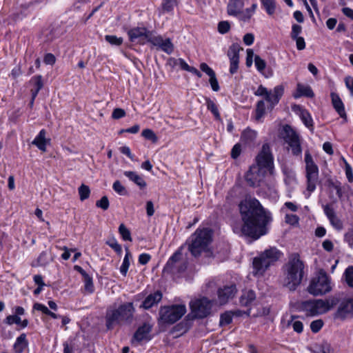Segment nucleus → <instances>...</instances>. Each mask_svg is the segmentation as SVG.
<instances>
[{
  "mask_svg": "<svg viewBox=\"0 0 353 353\" xmlns=\"http://www.w3.org/2000/svg\"><path fill=\"white\" fill-rule=\"evenodd\" d=\"M256 298L255 293L252 290H245L240 297V303L243 306H248Z\"/></svg>",
  "mask_w": 353,
  "mask_h": 353,
  "instance_id": "c756f323",
  "label": "nucleus"
},
{
  "mask_svg": "<svg viewBox=\"0 0 353 353\" xmlns=\"http://www.w3.org/2000/svg\"><path fill=\"white\" fill-rule=\"evenodd\" d=\"M185 312L186 307L184 305H173L161 307L159 310V316L163 323L173 324L179 321Z\"/></svg>",
  "mask_w": 353,
  "mask_h": 353,
  "instance_id": "6e6552de",
  "label": "nucleus"
},
{
  "mask_svg": "<svg viewBox=\"0 0 353 353\" xmlns=\"http://www.w3.org/2000/svg\"><path fill=\"white\" fill-rule=\"evenodd\" d=\"M46 131L41 130L35 139L32 141V143L36 145L42 152L46 151V145L50 142V139H46Z\"/></svg>",
  "mask_w": 353,
  "mask_h": 353,
  "instance_id": "a878e982",
  "label": "nucleus"
},
{
  "mask_svg": "<svg viewBox=\"0 0 353 353\" xmlns=\"http://www.w3.org/2000/svg\"><path fill=\"white\" fill-rule=\"evenodd\" d=\"M5 323L8 325L13 323L19 324L21 323V318L17 315H9L5 319Z\"/></svg>",
  "mask_w": 353,
  "mask_h": 353,
  "instance_id": "680f3d73",
  "label": "nucleus"
},
{
  "mask_svg": "<svg viewBox=\"0 0 353 353\" xmlns=\"http://www.w3.org/2000/svg\"><path fill=\"white\" fill-rule=\"evenodd\" d=\"M152 325L149 323H143L139 327L132 339V344H139L142 341H149L152 339Z\"/></svg>",
  "mask_w": 353,
  "mask_h": 353,
  "instance_id": "4468645a",
  "label": "nucleus"
},
{
  "mask_svg": "<svg viewBox=\"0 0 353 353\" xmlns=\"http://www.w3.org/2000/svg\"><path fill=\"white\" fill-rule=\"evenodd\" d=\"M330 308L329 301L322 299L302 301L299 305V310L305 312L307 316H314L326 313Z\"/></svg>",
  "mask_w": 353,
  "mask_h": 353,
  "instance_id": "0eeeda50",
  "label": "nucleus"
},
{
  "mask_svg": "<svg viewBox=\"0 0 353 353\" xmlns=\"http://www.w3.org/2000/svg\"><path fill=\"white\" fill-rule=\"evenodd\" d=\"M288 325H292L294 331L297 333H301L303 332V325L300 321H293V320H292L288 323Z\"/></svg>",
  "mask_w": 353,
  "mask_h": 353,
  "instance_id": "5fc2aeb1",
  "label": "nucleus"
},
{
  "mask_svg": "<svg viewBox=\"0 0 353 353\" xmlns=\"http://www.w3.org/2000/svg\"><path fill=\"white\" fill-rule=\"evenodd\" d=\"M283 92H284V88L281 85H277L274 88L272 94L274 96V100L275 101V102L279 101L281 97L283 94Z\"/></svg>",
  "mask_w": 353,
  "mask_h": 353,
  "instance_id": "4d7b16f0",
  "label": "nucleus"
},
{
  "mask_svg": "<svg viewBox=\"0 0 353 353\" xmlns=\"http://www.w3.org/2000/svg\"><path fill=\"white\" fill-rule=\"evenodd\" d=\"M344 275L347 285L350 287L353 288V267H348L345 270Z\"/></svg>",
  "mask_w": 353,
  "mask_h": 353,
  "instance_id": "49530a36",
  "label": "nucleus"
},
{
  "mask_svg": "<svg viewBox=\"0 0 353 353\" xmlns=\"http://www.w3.org/2000/svg\"><path fill=\"white\" fill-rule=\"evenodd\" d=\"M163 41V39L161 36H155L153 34L152 32L150 31V36L148 38L147 42H149L152 43L153 46L159 48Z\"/></svg>",
  "mask_w": 353,
  "mask_h": 353,
  "instance_id": "37998d69",
  "label": "nucleus"
},
{
  "mask_svg": "<svg viewBox=\"0 0 353 353\" xmlns=\"http://www.w3.org/2000/svg\"><path fill=\"white\" fill-rule=\"evenodd\" d=\"M176 4V0H163L161 4L163 12H172Z\"/></svg>",
  "mask_w": 353,
  "mask_h": 353,
  "instance_id": "ea45409f",
  "label": "nucleus"
},
{
  "mask_svg": "<svg viewBox=\"0 0 353 353\" xmlns=\"http://www.w3.org/2000/svg\"><path fill=\"white\" fill-rule=\"evenodd\" d=\"M212 306V301L205 297L195 299L190 303L191 313L196 319H203L208 316L211 312Z\"/></svg>",
  "mask_w": 353,
  "mask_h": 353,
  "instance_id": "9b49d317",
  "label": "nucleus"
},
{
  "mask_svg": "<svg viewBox=\"0 0 353 353\" xmlns=\"http://www.w3.org/2000/svg\"><path fill=\"white\" fill-rule=\"evenodd\" d=\"M183 247L179 248L168 259L163 272L172 274H180L187 269V262L182 259Z\"/></svg>",
  "mask_w": 353,
  "mask_h": 353,
  "instance_id": "9d476101",
  "label": "nucleus"
},
{
  "mask_svg": "<svg viewBox=\"0 0 353 353\" xmlns=\"http://www.w3.org/2000/svg\"><path fill=\"white\" fill-rule=\"evenodd\" d=\"M299 116H300L301 119L302 120L303 123L305 124V125L307 128H308L311 130H313V121H312L310 114L305 109H303L300 107H299Z\"/></svg>",
  "mask_w": 353,
  "mask_h": 353,
  "instance_id": "7c9ffc66",
  "label": "nucleus"
},
{
  "mask_svg": "<svg viewBox=\"0 0 353 353\" xmlns=\"http://www.w3.org/2000/svg\"><path fill=\"white\" fill-rule=\"evenodd\" d=\"M119 233L121 236L123 241H132L130 231L123 223L120 224L119 227Z\"/></svg>",
  "mask_w": 353,
  "mask_h": 353,
  "instance_id": "58836bf2",
  "label": "nucleus"
},
{
  "mask_svg": "<svg viewBox=\"0 0 353 353\" xmlns=\"http://www.w3.org/2000/svg\"><path fill=\"white\" fill-rule=\"evenodd\" d=\"M345 170L347 179L350 183L353 182V172L351 165L345 161Z\"/></svg>",
  "mask_w": 353,
  "mask_h": 353,
  "instance_id": "0e129e2a",
  "label": "nucleus"
},
{
  "mask_svg": "<svg viewBox=\"0 0 353 353\" xmlns=\"http://www.w3.org/2000/svg\"><path fill=\"white\" fill-rule=\"evenodd\" d=\"M256 163L254 165H259L262 170L265 169H271L273 165V157L271 153L270 145L265 143L262 146L261 151L256 158Z\"/></svg>",
  "mask_w": 353,
  "mask_h": 353,
  "instance_id": "f8f14e48",
  "label": "nucleus"
},
{
  "mask_svg": "<svg viewBox=\"0 0 353 353\" xmlns=\"http://www.w3.org/2000/svg\"><path fill=\"white\" fill-rule=\"evenodd\" d=\"M323 326V321L321 319H318L312 321L310 323V329L312 332L317 333Z\"/></svg>",
  "mask_w": 353,
  "mask_h": 353,
  "instance_id": "6e6d98bb",
  "label": "nucleus"
},
{
  "mask_svg": "<svg viewBox=\"0 0 353 353\" xmlns=\"http://www.w3.org/2000/svg\"><path fill=\"white\" fill-rule=\"evenodd\" d=\"M241 152V146L239 143L235 144L231 151V157L234 159H237Z\"/></svg>",
  "mask_w": 353,
  "mask_h": 353,
  "instance_id": "69168bd1",
  "label": "nucleus"
},
{
  "mask_svg": "<svg viewBox=\"0 0 353 353\" xmlns=\"http://www.w3.org/2000/svg\"><path fill=\"white\" fill-rule=\"evenodd\" d=\"M206 105L208 110H210L214 116L216 120H221V115L219 114L218 108L215 103L210 98L206 99Z\"/></svg>",
  "mask_w": 353,
  "mask_h": 353,
  "instance_id": "f704fd0d",
  "label": "nucleus"
},
{
  "mask_svg": "<svg viewBox=\"0 0 353 353\" xmlns=\"http://www.w3.org/2000/svg\"><path fill=\"white\" fill-rule=\"evenodd\" d=\"M78 192L79 194V199L81 201H85L90 197V190L87 185L83 183L81 184L78 188Z\"/></svg>",
  "mask_w": 353,
  "mask_h": 353,
  "instance_id": "4c0bfd02",
  "label": "nucleus"
},
{
  "mask_svg": "<svg viewBox=\"0 0 353 353\" xmlns=\"http://www.w3.org/2000/svg\"><path fill=\"white\" fill-rule=\"evenodd\" d=\"M254 63H255V65H256V69L259 72H263L265 70V68L266 67V63L259 55H255L254 56Z\"/></svg>",
  "mask_w": 353,
  "mask_h": 353,
  "instance_id": "603ef678",
  "label": "nucleus"
},
{
  "mask_svg": "<svg viewBox=\"0 0 353 353\" xmlns=\"http://www.w3.org/2000/svg\"><path fill=\"white\" fill-rule=\"evenodd\" d=\"M330 96L332 99V103L335 110L338 112L341 118L347 120V114L345 110L344 104L339 94L335 92H332Z\"/></svg>",
  "mask_w": 353,
  "mask_h": 353,
  "instance_id": "4be33fe9",
  "label": "nucleus"
},
{
  "mask_svg": "<svg viewBox=\"0 0 353 353\" xmlns=\"http://www.w3.org/2000/svg\"><path fill=\"white\" fill-rule=\"evenodd\" d=\"M105 39L110 44L117 46H121L123 43V39L115 35H106Z\"/></svg>",
  "mask_w": 353,
  "mask_h": 353,
  "instance_id": "a18cd8bd",
  "label": "nucleus"
},
{
  "mask_svg": "<svg viewBox=\"0 0 353 353\" xmlns=\"http://www.w3.org/2000/svg\"><path fill=\"white\" fill-rule=\"evenodd\" d=\"M150 32V31L145 27H137L130 29L128 32V35L132 42L143 45L147 42Z\"/></svg>",
  "mask_w": 353,
  "mask_h": 353,
  "instance_id": "2eb2a0df",
  "label": "nucleus"
},
{
  "mask_svg": "<svg viewBox=\"0 0 353 353\" xmlns=\"http://www.w3.org/2000/svg\"><path fill=\"white\" fill-rule=\"evenodd\" d=\"M241 48L237 43H233L228 51V57L230 62V72L234 74L237 72L239 63V51Z\"/></svg>",
  "mask_w": 353,
  "mask_h": 353,
  "instance_id": "dca6fc26",
  "label": "nucleus"
},
{
  "mask_svg": "<svg viewBox=\"0 0 353 353\" xmlns=\"http://www.w3.org/2000/svg\"><path fill=\"white\" fill-rule=\"evenodd\" d=\"M345 241L348 243V245L352 248L353 247V228H350L347 232L345 234L344 236Z\"/></svg>",
  "mask_w": 353,
  "mask_h": 353,
  "instance_id": "338daca9",
  "label": "nucleus"
},
{
  "mask_svg": "<svg viewBox=\"0 0 353 353\" xmlns=\"http://www.w3.org/2000/svg\"><path fill=\"white\" fill-rule=\"evenodd\" d=\"M125 254L122 263V265L120 267V272L124 276H126L128 268L130 267V259L132 258V254L130 252L128 247H125Z\"/></svg>",
  "mask_w": 353,
  "mask_h": 353,
  "instance_id": "2f4dec72",
  "label": "nucleus"
},
{
  "mask_svg": "<svg viewBox=\"0 0 353 353\" xmlns=\"http://www.w3.org/2000/svg\"><path fill=\"white\" fill-rule=\"evenodd\" d=\"M327 185L329 188H333L336 190V195L339 198H341L343 196V191L341 188V183L338 181H334L332 179H327Z\"/></svg>",
  "mask_w": 353,
  "mask_h": 353,
  "instance_id": "e433bc0d",
  "label": "nucleus"
},
{
  "mask_svg": "<svg viewBox=\"0 0 353 353\" xmlns=\"http://www.w3.org/2000/svg\"><path fill=\"white\" fill-rule=\"evenodd\" d=\"M285 219V222L292 225L298 224L299 221V216L296 214H287Z\"/></svg>",
  "mask_w": 353,
  "mask_h": 353,
  "instance_id": "bf43d9fd",
  "label": "nucleus"
},
{
  "mask_svg": "<svg viewBox=\"0 0 353 353\" xmlns=\"http://www.w3.org/2000/svg\"><path fill=\"white\" fill-rule=\"evenodd\" d=\"M238 208L242 221L241 231L244 236L257 240L268 233L272 215L258 199L246 195L239 202Z\"/></svg>",
  "mask_w": 353,
  "mask_h": 353,
  "instance_id": "f03ea898",
  "label": "nucleus"
},
{
  "mask_svg": "<svg viewBox=\"0 0 353 353\" xmlns=\"http://www.w3.org/2000/svg\"><path fill=\"white\" fill-rule=\"evenodd\" d=\"M110 205L108 198L106 196H103L101 197L100 200H98L96 202V206L97 208H101L103 210H106L108 209Z\"/></svg>",
  "mask_w": 353,
  "mask_h": 353,
  "instance_id": "864d4df0",
  "label": "nucleus"
},
{
  "mask_svg": "<svg viewBox=\"0 0 353 353\" xmlns=\"http://www.w3.org/2000/svg\"><path fill=\"white\" fill-rule=\"evenodd\" d=\"M159 48L163 52L171 54L174 50V46L170 39H163Z\"/></svg>",
  "mask_w": 353,
  "mask_h": 353,
  "instance_id": "79ce46f5",
  "label": "nucleus"
},
{
  "mask_svg": "<svg viewBox=\"0 0 353 353\" xmlns=\"http://www.w3.org/2000/svg\"><path fill=\"white\" fill-rule=\"evenodd\" d=\"M353 314V299L344 300L340 304L337 310L338 316L341 319H345L348 314Z\"/></svg>",
  "mask_w": 353,
  "mask_h": 353,
  "instance_id": "412c9836",
  "label": "nucleus"
},
{
  "mask_svg": "<svg viewBox=\"0 0 353 353\" xmlns=\"http://www.w3.org/2000/svg\"><path fill=\"white\" fill-rule=\"evenodd\" d=\"M105 321L108 330H112L115 325L119 324L121 319L118 310H108L105 315Z\"/></svg>",
  "mask_w": 353,
  "mask_h": 353,
  "instance_id": "5701e85b",
  "label": "nucleus"
},
{
  "mask_svg": "<svg viewBox=\"0 0 353 353\" xmlns=\"http://www.w3.org/2000/svg\"><path fill=\"white\" fill-rule=\"evenodd\" d=\"M305 265L298 254H292L283 267V287L294 291L300 285L304 275Z\"/></svg>",
  "mask_w": 353,
  "mask_h": 353,
  "instance_id": "7ed1b4c3",
  "label": "nucleus"
},
{
  "mask_svg": "<svg viewBox=\"0 0 353 353\" xmlns=\"http://www.w3.org/2000/svg\"><path fill=\"white\" fill-rule=\"evenodd\" d=\"M238 208L242 221L241 231L244 236L257 240L268 233L272 215L258 199L246 195L239 202Z\"/></svg>",
  "mask_w": 353,
  "mask_h": 353,
  "instance_id": "f257e3e1",
  "label": "nucleus"
},
{
  "mask_svg": "<svg viewBox=\"0 0 353 353\" xmlns=\"http://www.w3.org/2000/svg\"><path fill=\"white\" fill-rule=\"evenodd\" d=\"M261 3L269 15L274 14L276 10L275 0H261Z\"/></svg>",
  "mask_w": 353,
  "mask_h": 353,
  "instance_id": "72a5a7b5",
  "label": "nucleus"
},
{
  "mask_svg": "<svg viewBox=\"0 0 353 353\" xmlns=\"http://www.w3.org/2000/svg\"><path fill=\"white\" fill-rule=\"evenodd\" d=\"M125 111L122 108H115L113 110L112 113V118L114 119H119L125 116Z\"/></svg>",
  "mask_w": 353,
  "mask_h": 353,
  "instance_id": "052dcab7",
  "label": "nucleus"
},
{
  "mask_svg": "<svg viewBox=\"0 0 353 353\" xmlns=\"http://www.w3.org/2000/svg\"><path fill=\"white\" fill-rule=\"evenodd\" d=\"M265 112V102L262 100L258 101L256 108V119H259L261 118Z\"/></svg>",
  "mask_w": 353,
  "mask_h": 353,
  "instance_id": "09e8293b",
  "label": "nucleus"
},
{
  "mask_svg": "<svg viewBox=\"0 0 353 353\" xmlns=\"http://www.w3.org/2000/svg\"><path fill=\"white\" fill-rule=\"evenodd\" d=\"M106 244L113 249L118 254L121 255L122 253V248L120 244L118 243L117 241L112 238V239L106 241Z\"/></svg>",
  "mask_w": 353,
  "mask_h": 353,
  "instance_id": "c03bdc74",
  "label": "nucleus"
},
{
  "mask_svg": "<svg viewBox=\"0 0 353 353\" xmlns=\"http://www.w3.org/2000/svg\"><path fill=\"white\" fill-rule=\"evenodd\" d=\"M212 240V230L209 228H198L191 235L188 243V250L194 257L199 256L207 250Z\"/></svg>",
  "mask_w": 353,
  "mask_h": 353,
  "instance_id": "39448f33",
  "label": "nucleus"
},
{
  "mask_svg": "<svg viewBox=\"0 0 353 353\" xmlns=\"http://www.w3.org/2000/svg\"><path fill=\"white\" fill-rule=\"evenodd\" d=\"M265 173V170H262L259 165H252L245 174V181L250 187L259 186L264 178Z\"/></svg>",
  "mask_w": 353,
  "mask_h": 353,
  "instance_id": "ddd939ff",
  "label": "nucleus"
},
{
  "mask_svg": "<svg viewBox=\"0 0 353 353\" xmlns=\"http://www.w3.org/2000/svg\"><path fill=\"white\" fill-rule=\"evenodd\" d=\"M236 292V286L234 285L225 286L218 291V300L221 305L225 304L230 299L233 298Z\"/></svg>",
  "mask_w": 353,
  "mask_h": 353,
  "instance_id": "6ab92c4d",
  "label": "nucleus"
},
{
  "mask_svg": "<svg viewBox=\"0 0 353 353\" xmlns=\"http://www.w3.org/2000/svg\"><path fill=\"white\" fill-rule=\"evenodd\" d=\"M303 96L312 98L314 96V94L310 86L298 83L296 93L294 94V97L299 98Z\"/></svg>",
  "mask_w": 353,
  "mask_h": 353,
  "instance_id": "c85d7f7f",
  "label": "nucleus"
},
{
  "mask_svg": "<svg viewBox=\"0 0 353 353\" xmlns=\"http://www.w3.org/2000/svg\"><path fill=\"white\" fill-rule=\"evenodd\" d=\"M288 145L289 148L291 149L293 155L299 156L301 154L302 148L300 139L294 141V142H290Z\"/></svg>",
  "mask_w": 353,
  "mask_h": 353,
  "instance_id": "c9c22d12",
  "label": "nucleus"
},
{
  "mask_svg": "<svg viewBox=\"0 0 353 353\" xmlns=\"http://www.w3.org/2000/svg\"><path fill=\"white\" fill-rule=\"evenodd\" d=\"M302 31V27L298 24H294L292 28L291 38L296 39Z\"/></svg>",
  "mask_w": 353,
  "mask_h": 353,
  "instance_id": "774afa93",
  "label": "nucleus"
},
{
  "mask_svg": "<svg viewBox=\"0 0 353 353\" xmlns=\"http://www.w3.org/2000/svg\"><path fill=\"white\" fill-rule=\"evenodd\" d=\"M113 190L120 195H125L127 194V190L121 184L119 181H116L114 182L112 185Z\"/></svg>",
  "mask_w": 353,
  "mask_h": 353,
  "instance_id": "8fccbe9b",
  "label": "nucleus"
},
{
  "mask_svg": "<svg viewBox=\"0 0 353 353\" xmlns=\"http://www.w3.org/2000/svg\"><path fill=\"white\" fill-rule=\"evenodd\" d=\"M244 7V0H230L227 12L229 15L237 16L241 13Z\"/></svg>",
  "mask_w": 353,
  "mask_h": 353,
  "instance_id": "b1692460",
  "label": "nucleus"
},
{
  "mask_svg": "<svg viewBox=\"0 0 353 353\" xmlns=\"http://www.w3.org/2000/svg\"><path fill=\"white\" fill-rule=\"evenodd\" d=\"M142 136L152 141L153 143H155L157 141V137L154 134V132L150 130V129H145L142 131L141 133Z\"/></svg>",
  "mask_w": 353,
  "mask_h": 353,
  "instance_id": "de8ad7c7",
  "label": "nucleus"
},
{
  "mask_svg": "<svg viewBox=\"0 0 353 353\" xmlns=\"http://www.w3.org/2000/svg\"><path fill=\"white\" fill-rule=\"evenodd\" d=\"M322 208L332 226L338 231L342 230L343 228V222L336 216L334 208L329 204L323 205Z\"/></svg>",
  "mask_w": 353,
  "mask_h": 353,
  "instance_id": "f3484780",
  "label": "nucleus"
},
{
  "mask_svg": "<svg viewBox=\"0 0 353 353\" xmlns=\"http://www.w3.org/2000/svg\"><path fill=\"white\" fill-rule=\"evenodd\" d=\"M281 137L287 144L300 139L299 134L289 125L283 126Z\"/></svg>",
  "mask_w": 353,
  "mask_h": 353,
  "instance_id": "393cba45",
  "label": "nucleus"
},
{
  "mask_svg": "<svg viewBox=\"0 0 353 353\" xmlns=\"http://www.w3.org/2000/svg\"><path fill=\"white\" fill-rule=\"evenodd\" d=\"M256 137V132L251 129L245 130L241 134V141L246 143H252Z\"/></svg>",
  "mask_w": 353,
  "mask_h": 353,
  "instance_id": "473e14b6",
  "label": "nucleus"
},
{
  "mask_svg": "<svg viewBox=\"0 0 353 353\" xmlns=\"http://www.w3.org/2000/svg\"><path fill=\"white\" fill-rule=\"evenodd\" d=\"M121 321L131 323L135 312L132 303H125L117 308Z\"/></svg>",
  "mask_w": 353,
  "mask_h": 353,
  "instance_id": "a211bd4d",
  "label": "nucleus"
},
{
  "mask_svg": "<svg viewBox=\"0 0 353 353\" xmlns=\"http://www.w3.org/2000/svg\"><path fill=\"white\" fill-rule=\"evenodd\" d=\"M124 175L128 177L130 181L134 182L141 190H143L147 186V183L141 175L132 171L124 172Z\"/></svg>",
  "mask_w": 353,
  "mask_h": 353,
  "instance_id": "bb28decb",
  "label": "nucleus"
},
{
  "mask_svg": "<svg viewBox=\"0 0 353 353\" xmlns=\"http://www.w3.org/2000/svg\"><path fill=\"white\" fill-rule=\"evenodd\" d=\"M230 29V23L227 21H223L218 24V30L221 34L227 33Z\"/></svg>",
  "mask_w": 353,
  "mask_h": 353,
  "instance_id": "13d9d810",
  "label": "nucleus"
},
{
  "mask_svg": "<svg viewBox=\"0 0 353 353\" xmlns=\"http://www.w3.org/2000/svg\"><path fill=\"white\" fill-rule=\"evenodd\" d=\"M163 294L160 290H157L154 293L150 294L142 302L140 307L144 310H149L154 305H157L162 299Z\"/></svg>",
  "mask_w": 353,
  "mask_h": 353,
  "instance_id": "aec40b11",
  "label": "nucleus"
},
{
  "mask_svg": "<svg viewBox=\"0 0 353 353\" xmlns=\"http://www.w3.org/2000/svg\"><path fill=\"white\" fill-rule=\"evenodd\" d=\"M233 314L232 311H228L223 313L220 316L219 325L221 326H224L226 325H229L232 323Z\"/></svg>",
  "mask_w": 353,
  "mask_h": 353,
  "instance_id": "a19ab883",
  "label": "nucleus"
},
{
  "mask_svg": "<svg viewBox=\"0 0 353 353\" xmlns=\"http://www.w3.org/2000/svg\"><path fill=\"white\" fill-rule=\"evenodd\" d=\"M282 255V252L275 247L267 249L260 253L258 256L253 259V275L255 276H263L269 267L277 261Z\"/></svg>",
  "mask_w": 353,
  "mask_h": 353,
  "instance_id": "20e7f679",
  "label": "nucleus"
},
{
  "mask_svg": "<svg viewBox=\"0 0 353 353\" xmlns=\"http://www.w3.org/2000/svg\"><path fill=\"white\" fill-rule=\"evenodd\" d=\"M307 190L312 192L316 189L319 179V168L314 162L312 155L307 151L305 154Z\"/></svg>",
  "mask_w": 353,
  "mask_h": 353,
  "instance_id": "1a4fd4ad",
  "label": "nucleus"
},
{
  "mask_svg": "<svg viewBox=\"0 0 353 353\" xmlns=\"http://www.w3.org/2000/svg\"><path fill=\"white\" fill-rule=\"evenodd\" d=\"M209 82L213 91L218 92L220 89L216 74H214L210 77Z\"/></svg>",
  "mask_w": 353,
  "mask_h": 353,
  "instance_id": "e2e57ef3",
  "label": "nucleus"
},
{
  "mask_svg": "<svg viewBox=\"0 0 353 353\" xmlns=\"http://www.w3.org/2000/svg\"><path fill=\"white\" fill-rule=\"evenodd\" d=\"M331 290L330 279L323 270L318 272L307 287V292L314 296L325 294Z\"/></svg>",
  "mask_w": 353,
  "mask_h": 353,
  "instance_id": "423d86ee",
  "label": "nucleus"
},
{
  "mask_svg": "<svg viewBox=\"0 0 353 353\" xmlns=\"http://www.w3.org/2000/svg\"><path fill=\"white\" fill-rule=\"evenodd\" d=\"M83 281L85 290L88 293H92L94 292V288L92 277L90 276H85V278L83 279Z\"/></svg>",
  "mask_w": 353,
  "mask_h": 353,
  "instance_id": "3c124183",
  "label": "nucleus"
},
{
  "mask_svg": "<svg viewBox=\"0 0 353 353\" xmlns=\"http://www.w3.org/2000/svg\"><path fill=\"white\" fill-rule=\"evenodd\" d=\"M28 341L26 338L25 333L21 334L16 339L15 343L13 345V350L14 353H22L24 350L28 347Z\"/></svg>",
  "mask_w": 353,
  "mask_h": 353,
  "instance_id": "cd10ccee",
  "label": "nucleus"
}]
</instances>
